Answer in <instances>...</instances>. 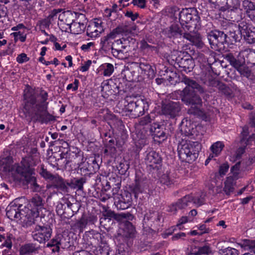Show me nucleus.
Returning <instances> with one entry per match:
<instances>
[{
	"label": "nucleus",
	"mask_w": 255,
	"mask_h": 255,
	"mask_svg": "<svg viewBox=\"0 0 255 255\" xmlns=\"http://www.w3.org/2000/svg\"><path fill=\"white\" fill-rule=\"evenodd\" d=\"M48 93L41 90L39 94L29 91L24 95L25 101L22 110L24 118L30 124L31 122L47 124L55 120L54 116L48 112Z\"/></svg>",
	"instance_id": "obj_1"
},
{
	"label": "nucleus",
	"mask_w": 255,
	"mask_h": 255,
	"mask_svg": "<svg viewBox=\"0 0 255 255\" xmlns=\"http://www.w3.org/2000/svg\"><path fill=\"white\" fill-rule=\"evenodd\" d=\"M186 86L181 92L180 98L181 101L187 106H194L195 109H189L188 113L195 115L198 111V107L202 106L201 98L196 93V90L200 94H203L205 91L196 81L186 76H184L181 80Z\"/></svg>",
	"instance_id": "obj_2"
},
{
	"label": "nucleus",
	"mask_w": 255,
	"mask_h": 255,
	"mask_svg": "<svg viewBox=\"0 0 255 255\" xmlns=\"http://www.w3.org/2000/svg\"><path fill=\"white\" fill-rule=\"evenodd\" d=\"M201 145L197 141H182L177 147L179 159L183 162L191 163L198 157Z\"/></svg>",
	"instance_id": "obj_3"
},
{
	"label": "nucleus",
	"mask_w": 255,
	"mask_h": 255,
	"mask_svg": "<svg viewBox=\"0 0 255 255\" xmlns=\"http://www.w3.org/2000/svg\"><path fill=\"white\" fill-rule=\"evenodd\" d=\"M16 171L21 175V180L23 184L30 185V187L35 192H40L41 187L37 183L34 169L30 165L28 160L21 161V166H18Z\"/></svg>",
	"instance_id": "obj_4"
},
{
	"label": "nucleus",
	"mask_w": 255,
	"mask_h": 255,
	"mask_svg": "<svg viewBox=\"0 0 255 255\" xmlns=\"http://www.w3.org/2000/svg\"><path fill=\"white\" fill-rule=\"evenodd\" d=\"M179 15L182 28L189 31L195 28L200 20L198 12L194 7L183 8Z\"/></svg>",
	"instance_id": "obj_5"
},
{
	"label": "nucleus",
	"mask_w": 255,
	"mask_h": 255,
	"mask_svg": "<svg viewBox=\"0 0 255 255\" xmlns=\"http://www.w3.org/2000/svg\"><path fill=\"white\" fill-rule=\"evenodd\" d=\"M207 38L212 49L221 52L225 50V44L229 43L227 40V34L223 31L215 30H212L207 34Z\"/></svg>",
	"instance_id": "obj_6"
},
{
	"label": "nucleus",
	"mask_w": 255,
	"mask_h": 255,
	"mask_svg": "<svg viewBox=\"0 0 255 255\" xmlns=\"http://www.w3.org/2000/svg\"><path fill=\"white\" fill-rule=\"evenodd\" d=\"M127 102L128 103L125 105V109L133 118L142 116L149 108L148 102L145 99L140 98L130 101L128 99Z\"/></svg>",
	"instance_id": "obj_7"
},
{
	"label": "nucleus",
	"mask_w": 255,
	"mask_h": 255,
	"mask_svg": "<svg viewBox=\"0 0 255 255\" xmlns=\"http://www.w3.org/2000/svg\"><path fill=\"white\" fill-rule=\"evenodd\" d=\"M52 229L48 225H36L32 231L31 235L34 241L45 243L51 237Z\"/></svg>",
	"instance_id": "obj_8"
},
{
	"label": "nucleus",
	"mask_w": 255,
	"mask_h": 255,
	"mask_svg": "<svg viewBox=\"0 0 255 255\" xmlns=\"http://www.w3.org/2000/svg\"><path fill=\"white\" fill-rule=\"evenodd\" d=\"M240 29L244 40L249 44L255 43V27L245 21H241L239 24Z\"/></svg>",
	"instance_id": "obj_9"
},
{
	"label": "nucleus",
	"mask_w": 255,
	"mask_h": 255,
	"mask_svg": "<svg viewBox=\"0 0 255 255\" xmlns=\"http://www.w3.org/2000/svg\"><path fill=\"white\" fill-rule=\"evenodd\" d=\"M114 204L119 210H125L129 207L132 203L131 194L124 191L122 193L114 197Z\"/></svg>",
	"instance_id": "obj_10"
},
{
	"label": "nucleus",
	"mask_w": 255,
	"mask_h": 255,
	"mask_svg": "<svg viewBox=\"0 0 255 255\" xmlns=\"http://www.w3.org/2000/svg\"><path fill=\"white\" fill-rule=\"evenodd\" d=\"M181 107L179 102H170L162 106V113L171 118H174L179 115Z\"/></svg>",
	"instance_id": "obj_11"
},
{
	"label": "nucleus",
	"mask_w": 255,
	"mask_h": 255,
	"mask_svg": "<svg viewBox=\"0 0 255 255\" xmlns=\"http://www.w3.org/2000/svg\"><path fill=\"white\" fill-rule=\"evenodd\" d=\"M39 219L38 212L29 210L26 215L22 217V226L25 228L32 227L33 229L38 224Z\"/></svg>",
	"instance_id": "obj_12"
},
{
	"label": "nucleus",
	"mask_w": 255,
	"mask_h": 255,
	"mask_svg": "<svg viewBox=\"0 0 255 255\" xmlns=\"http://www.w3.org/2000/svg\"><path fill=\"white\" fill-rule=\"evenodd\" d=\"M149 131L153 135L154 141L159 143L164 141L167 138V135L163 130V128L158 124L153 123L151 125Z\"/></svg>",
	"instance_id": "obj_13"
},
{
	"label": "nucleus",
	"mask_w": 255,
	"mask_h": 255,
	"mask_svg": "<svg viewBox=\"0 0 255 255\" xmlns=\"http://www.w3.org/2000/svg\"><path fill=\"white\" fill-rule=\"evenodd\" d=\"M74 22L72 25H70V30L71 33L75 34L81 33L86 28L85 23H87V19L85 14L79 13L77 15V20Z\"/></svg>",
	"instance_id": "obj_14"
},
{
	"label": "nucleus",
	"mask_w": 255,
	"mask_h": 255,
	"mask_svg": "<svg viewBox=\"0 0 255 255\" xmlns=\"http://www.w3.org/2000/svg\"><path fill=\"white\" fill-rule=\"evenodd\" d=\"M103 217L100 219V224H101L104 221L108 219L111 220L112 218H114L116 220H120L123 219H126L128 220H131L133 218L132 215L129 213H121L116 214L114 211L111 210H106L103 213Z\"/></svg>",
	"instance_id": "obj_15"
},
{
	"label": "nucleus",
	"mask_w": 255,
	"mask_h": 255,
	"mask_svg": "<svg viewBox=\"0 0 255 255\" xmlns=\"http://www.w3.org/2000/svg\"><path fill=\"white\" fill-rule=\"evenodd\" d=\"M194 200V197L190 195H187L183 198L179 199L178 201L170 206L169 211L170 212H175L177 209H184L187 207H189L192 204Z\"/></svg>",
	"instance_id": "obj_16"
},
{
	"label": "nucleus",
	"mask_w": 255,
	"mask_h": 255,
	"mask_svg": "<svg viewBox=\"0 0 255 255\" xmlns=\"http://www.w3.org/2000/svg\"><path fill=\"white\" fill-rule=\"evenodd\" d=\"M145 160L147 165L153 169H158V165H160L162 161L159 154L153 150L146 154Z\"/></svg>",
	"instance_id": "obj_17"
},
{
	"label": "nucleus",
	"mask_w": 255,
	"mask_h": 255,
	"mask_svg": "<svg viewBox=\"0 0 255 255\" xmlns=\"http://www.w3.org/2000/svg\"><path fill=\"white\" fill-rule=\"evenodd\" d=\"M13 160L10 156L0 157V174L6 175L13 169Z\"/></svg>",
	"instance_id": "obj_18"
},
{
	"label": "nucleus",
	"mask_w": 255,
	"mask_h": 255,
	"mask_svg": "<svg viewBox=\"0 0 255 255\" xmlns=\"http://www.w3.org/2000/svg\"><path fill=\"white\" fill-rule=\"evenodd\" d=\"M239 57L244 58L247 65H255V50L251 49H245L240 52Z\"/></svg>",
	"instance_id": "obj_19"
},
{
	"label": "nucleus",
	"mask_w": 255,
	"mask_h": 255,
	"mask_svg": "<svg viewBox=\"0 0 255 255\" xmlns=\"http://www.w3.org/2000/svg\"><path fill=\"white\" fill-rule=\"evenodd\" d=\"M242 37V34L239 25H235L229 28V31L227 35V38L230 40V41H228L229 43H233L240 42Z\"/></svg>",
	"instance_id": "obj_20"
},
{
	"label": "nucleus",
	"mask_w": 255,
	"mask_h": 255,
	"mask_svg": "<svg viewBox=\"0 0 255 255\" xmlns=\"http://www.w3.org/2000/svg\"><path fill=\"white\" fill-rule=\"evenodd\" d=\"M226 11V16L230 21L238 22L242 19L243 13L239 7L229 8Z\"/></svg>",
	"instance_id": "obj_21"
},
{
	"label": "nucleus",
	"mask_w": 255,
	"mask_h": 255,
	"mask_svg": "<svg viewBox=\"0 0 255 255\" xmlns=\"http://www.w3.org/2000/svg\"><path fill=\"white\" fill-rule=\"evenodd\" d=\"M54 180V188L60 190L64 193H67L69 191L68 185L64 179L58 174H56Z\"/></svg>",
	"instance_id": "obj_22"
},
{
	"label": "nucleus",
	"mask_w": 255,
	"mask_h": 255,
	"mask_svg": "<svg viewBox=\"0 0 255 255\" xmlns=\"http://www.w3.org/2000/svg\"><path fill=\"white\" fill-rule=\"evenodd\" d=\"M181 71H184L186 73L191 72L194 66V61L192 58H182L177 63Z\"/></svg>",
	"instance_id": "obj_23"
},
{
	"label": "nucleus",
	"mask_w": 255,
	"mask_h": 255,
	"mask_svg": "<svg viewBox=\"0 0 255 255\" xmlns=\"http://www.w3.org/2000/svg\"><path fill=\"white\" fill-rule=\"evenodd\" d=\"M123 79L120 78H112L108 80L109 85L112 88V91H114L115 94L120 93V92L124 91V86L122 83Z\"/></svg>",
	"instance_id": "obj_24"
},
{
	"label": "nucleus",
	"mask_w": 255,
	"mask_h": 255,
	"mask_svg": "<svg viewBox=\"0 0 255 255\" xmlns=\"http://www.w3.org/2000/svg\"><path fill=\"white\" fill-rule=\"evenodd\" d=\"M39 247H37L35 244L29 243L21 246L19 250V255H28L37 253Z\"/></svg>",
	"instance_id": "obj_25"
},
{
	"label": "nucleus",
	"mask_w": 255,
	"mask_h": 255,
	"mask_svg": "<svg viewBox=\"0 0 255 255\" xmlns=\"http://www.w3.org/2000/svg\"><path fill=\"white\" fill-rule=\"evenodd\" d=\"M86 181L87 178L85 176L80 178L77 177L71 179L70 182H67V184L72 188L82 191L83 190V185Z\"/></svg>",
	"instance_id": "obj_26"
},
{
	"label": "nucleus",
	"mask_w": 255,
	"mask_h": 255,
	"mask_svg": "<svg viewBox=\"0 0 255 255\" xmlns=\"http://www.w3.org/2000/svg\"><path fill=\"white\" fill-rule=\"evenodd\" d=\"M161 217V215L159 212L149 210L144 215L143 221L146 223L150 221L153 223H158L160 222Z\"/></svg>",
	"instance_id": "obj_27"
},
{
	"label": "nucleus",
	"mask_w": 255,
	"mask_h": 255,
	"mask_svg": "<svg viewBox=\"0 0 255 255\" xmlns=\"http://www.w3.org/2000/svg\"><path fill=\"white\" fill-rule=\"evenodd\" d=\"M225 59L229 61L230 64L235 67L237 70L245 64L244 58H243V60H240L239 58L237 59L232 53L226 54Z\"/></svg>",
	"instance_id": "obj_28"
},
{
	"label": "nucleus",
	"mask_w": 255,
	"mask_h": 255,
	"mask_svg": "<svg viewBox=\"0 0 255 255\" xmlns=\"http://www.w3.org/2000/svg\"><path fill=\"white\" fill-rule=\"evenodd\" d=\"M139 67L143 73L147 76L148 78L152 79L155 77V70L149 64L140 62L139 65Z\"/></svg>",
	"instance_id": "obj_29"
},
{
	"label": "nucleus",
	"mask_w": 255,
	"mask_h": 255,
	"mask_svg": "<svg viewBox=\"0 0 255 255\" xmlns=\"http://www.w3.org/2000/svg\"><path fill=\"white\" fill-rule=\"evenodd\" d=\"M146 186L143 181L136 180L134 184L131 186V191L134 194V197L137 198V195L139 193L142 192L146 188Z\"/></svg>",
	"instance_id": "obj_30"
},
{
	"label": "nucleus",
	"mask_w": 255,
	"mask_h": 255,
	"mask_svg": "<svg viewBox=\"0 0 255 255\" xmlns=\"http://www.w3.org/2000/svg\"><path fill=\"white\" fill-rule=\"evenodd\" d=\"M218 89L219 90V93L224 95L228 98H232L234 97V93L232 89L222 82Z\"/></svg>",
	"instance_id": "obj_31"
},
{
	"label": "nucleus",
	"mask_w": 255,
	"mask_h": 255,
	"mask_svg": "<svg viewBox=\"0 0 255 255\" xmlns=\"http://www.w3.org/2000/svg\"><path fill=\"white\" fill-rule=\"evenodd\" d=\"M16 206H10L6 208V216L7 217L12 220L13 218L22 219L21 215H23L20 212H18L16 209Z\"/></svg>",
	"instance_id": "obj_32"
},
{
	"label": "nucleus",
	"mask_w": 255,
	"mask_h": 255,
	"mask_svg": "<svg viewBox=\"0 0 255 255\" xmlns=\"http://www.w3.org/2000/svg\"><path fill=\"white\" fill-rule=\"evenodd\" d=\"M95 220H96V218L93 216L88 218L85 215H83L80 219L76 222V226L82 230L85 228L88 222L94 223Z\"/></svg>",
	"instance_id": "obj_33"
},
{
	"label": "nucleus",
	"mask_w": 255,
	"mask_h": 255,
	"mask_svg": "<svg viewBox=\"0 0 255 255\" xmlns=\"http://www.w3.org/2000/svg\"><path fill=\"white\" fill-rule=\"evenodd\" d=\"M193 129L190 122L187 120H186L185 122H182L180 126V131L182 134L185 136L192 135H193L192 132Z\"/></svg>",
	"instance_id": "obj_34"
},
{
	"label": "nucleus",
	"mask_w": 255,
	"mask_h": 255,
	"mask_svg": "<svg viewBox=\"0 0 255 255\" xmlns=\"http://www.w3.org/2000/svg\"><path fill=\"white\" fill-rule=\"evenodd\" d=\"M114 32H111L107 35L104 36L101 39L100 45L103 49H106L111 42V40L116 38Z\"/></svg>",
	"instance_id": "obj_35"
},
{
	"label": "nucleus",
	"mask_w": 255,
	"mask_h": 255,
	"mask_svg": "<svg viewBox=\"0 0 255 255\" xmlns=\"http://www.w3.org/2000/svg\"><path fill=\"white\" fill-rule=\"evenodd\" d=\"M160 182L163 185L170 187L172 185L174 184L176 180L172 175L164 174L160 177Z\"/></svg>",
	"instance_id": "obj_36"
},
{
	"label": "nucleus",
	"mask_w": 255,
	"mask_h": 255,
	"mask_svg": "<svg viewBox=\"0 0 255 255\" xmlns=\"http://www.w3.org/2000/svg\"><path fill=\"white\" fill-rule=\"evenodd\" d=\"M73 17L74 14L71 11H67L60 14L59 16V19L61 21H65L70 27L74 22V20L72 19Z\"/></svg>",
	"instance_id": "obj_37"
},
{
	"label": "nucleus",
	"mask_w": 255,
	"mask_h": 255,
	"mask_svg": "<svg viewBox=\"0 0 255 255\" xmlns=\"http://www.w3.org/2000/svg\"><path fill=\"white\" fill-rule=\"evenodd\" d=\"M114 32L115 36L118 34H127L131 32L130 26L127 24L126 23H122L112 31Z\"/></svg>",
	"instance_id": "obj_38"
},
{
	"label": "nucleus",
	"mask_w": 255,
	"mask_h": 255,
	"mask_svg": "<svg viewBox=\"0 0 255 255\" xmlns=\"http://www.w3.org/2000/svg\"><path fill=\"white\" fill-rule=\"evenodd\" d=\"M242 5L247 15L251 17L253 11L255 10V4L251 1L244 0Z\"/></svg>",
	"instance_id": "obj_39"
},
{
	"label": "nucleus",
	"mask_w": 255,
	"mask_h": 255,
	"mask_svg": "<svg viewBox=\"0 0 255 255\" xmlns=\"http://www.w3.org/2000/svg\"><path fill=\"white\" fill-rule=\"evenodd\" d=\"M108 80L103 82L101 84V92L103 96L105 98H108L110 95H115L114 91H112V88H111L109 85Z\"/></svg>",
	"instance_id": "obj_40"
},
{
	"label": "nucleus",
	"mask_w": 255,
	"mask_h": 255,
	"mask_svg": "<svg viewBox=\"0 0 255 255\" xmlns=\"http://www.w3.org/2000/svg\"><path fill=\"white\" fill-rule=\"evenodd\" d=\"M224 184V191L227 195H230L234 190V180L232 178L228 177Z\"/></svg>",
	"instance_id": "obj_41"
},
{
	"label": "nucleus",
	"mask_w": 255,
	"mask_h": 255,
	"mask_svg": "<svg viewBox=\"0 0 255 255\" xmlns=\"http://www.w3.org/2000/svg\"><path fill=\"white\" fill-rule=\"evenodd\" d=\"M224 144L222 141H217L213 143L210 147L212 153L215 156H218L224 147Z\"/></svg>",
	"instance_id": "obj_42"
},
{
	"label": "nucleus",
	"mask_w": 255,
	"mask_h": 255,
	"mask_svg": "<svg viewBox=\"0 0 255 255\" xmlns=\"http://www.w3.org/2000/svg\"><path fill=\"white\" fill-rule=\"evenodd\" d=\"M182 34V30L177 24H174L170 27L169 37H177Z\"/></svg>",
	"instance_id": "obj_43"
},
{
	"label": "nucleus",
	"mask_w": 255,
	"mask_h": 255,
	"mask_svg": "<svg viewBox=\"0 0 255 255\" xmlns=\"http://www.w3.org/2000/svg\"><path fill=\"white\" fill-rule=\"evenodd\" d=\"M39 173L45 179L53 180L55 176V175L52 174L45 168L43 165H41Z\"/></svg>",
	"instance_id": "obj_44"
},
{
	"label": "nucleus",
	"mask_w": 255,
	"mask_h": 255,
	"mask_svg": "<svg viewBox=\"0 0 255 255\" xmlns=\"http://www.w3.org/2000/svg\"><path fill=\"white\" fill-rule=\"evenodd\" d=\"M79 170L82 174H84L85 176L86 175H90V174L94 172L90 166V164H88L87 163H81L79 166Z\"/></svg>",
	"instance_id": "obj_45"
},
{
	"label": "nucleus",
	"mask_w": 255,
	"mask_h": 255,
	"mask_svg": "<svg viewBox=\"0 0 255 255\" xmlns=\"http://www.w3.org/2000/svg\"><path fill=\"white\" fill-rule=\"evenodd\" d=\"M225 4L223 11H226L229 8L239 7L240 0H225Z\"/></svg>",
	"instance_id": "obj_46"
},
{
	"label": "nucleus",
	"mask_w": 255,
	"mask_h": 255,
	"mask_svg": "<svg viewBox=\"0 0 255 255\" xmlns=\"http://www.w3.org/2000/svg\"><path fill=\"white\" fill-rule=\"evenodd\" d=\"M219 253L222 255H239L237 250L230 247L222 249L219 250Z\"/></svg>",
	"instance_id": "obj_47"
},
{
	"label": "nucleus",
	"mask_w": 255,
	"mask_h": 255,
	"mask_svg": "<svg viewBox=\"0 0 255 255\" xmlns=\"http://www.w3.org/2000/svg\"><path fill=\"white\" fill-rule=\"evenodd\" d=\"M116 255H129V248L126 245L120 244L118 247Z\"/></svg>",
	"instance_id": "obj_48"
},
{
	"label": "nucleus",
	"mask_w": 255,
	"mask_h": 255,
	"mask_svg": "<svg viewBox=\"0 0 255 255\" xmlns=\"http://www.w3.org/2000/svg\"><path fill=\"white\" fill-rule=\"evenodd\" d=\"M63 244V240H61L59 236H55L50 242L46 245L47 247H52L56 246H60V244Z\"/></svg>",
	"instance_id": "obj_49"
},
{
	"label": "nucleus",
	"mask_w": 255,
	"mask_h": 255,
	"mask_svg": "<svg viewBox=\"0 0 255 255\" xmlns=\"http://www.w3.org/2000/svg\"><path fill=\"white\" fill-rule=\"evenodd\" d=\"M115 142L113 138L110 139L105 144V147L108 148L110 149V154H115L117 150L115 147Z\"/></svg>",
	"instance_id": "obj_50"
},
{
	"label": "nucleus",
	"mask_w": 255,
	"mask_h": 255,
	"mask_svg": "<svg viewBox=\"0 0 255 255\" xmlns=\"http://www.w3.org/2000/svg\"><path fill=\"white\" fill-rule=\"evenodd\" d=\"M240 74L247 78H249L251 75V71L248 67L245 66L243 65L241 67L237 70Z\"/></svg>",
	"instance_id": "obj_51"
},
{
	"label": "nucleus",
	"mask_w": 255,
	"mask_h": 255,
	"mask_svg": "<svg viewBox=\"0 0 255 255\" xmlns=\"http://www.w3.org/2000/svg\"><path fill=\"white\" fill-rule=\"evenodd\" d=\"M128 168L129 165L126 162H121L117 166V169L119 170V173L122 175H125Z\"/></svg>",
	"instance_id": "obj_52"
},
{
	"label": "nucleus",
	"mask_w": 255,
	"mask_h": 255,
	"mask_svg": "<svg viewBox=\"0 0 255 255\" xmlns=\"http://www.w3.org/2000/svg\"><path fill=\"white\" fill-rule=\"evenodd\" d=\"M221 83V81L212 78H209L204 82L205 84L208 87H216L217 88H218Z\"/></svg>",
	"instance_id": "obj_53"
},
{
	"label": "nucleus",
	"mask_w": 255,
	"mask_h": 255,
	"mask_svg": "<svg viewBox=\"0 0 255 255\" xmlns=\"http://www.w3.org/2000/svg\"><path fill=\"white\" fill-rule=\"evenodd\" d=\"M191 43L198 47H202L203 45V42L202 41L200 35L199 34L194 33V36Z\"/></svg>",
	"instance_id": "obj_54"
},
{
	"label": "nucleus",
	"mask_w": 255,
	"mask_h": 255,
	"mask_svg": "<svg viewBox=\"0 0 255 255\" xmlns=\"http://www.w3.org/2000/svg\"><path fill=\"white\" fill-rule=\"evenodd\" d=\"M88 164H90L91 168L94 172H96L99 170L100 166L98 164L95 158H91L89 159V161L87 162Z\"/></svg>",
	"instance_id": "obj_55"
},
{
	"label": "nucleus",
	"mask_w": 255,
	"mask_h": 255,
	"mask_svg": "<svg viewBox=\"0 0 255 255\" xmlns=\"http://www.w3.org/2000/svg\"><path fill=\"white\" fill-rule=\"evenodd\" d=\"M31 203L33 205L37 207L41 208L43 205L42 199L38 195H35L31 199Z\"/></svg>",
	"instance_id": "obj_56"
},
{
	"label": "nucleus",
	"mask_w": 255,
	"mask_h": 255,
	"mask_svg": "<svg viewBox=\"0 0 255 255\" xmlns=\"http://www.w3.org/2000/svg\"><path fill=\"white\" fill-rule=\"evenodd\" d=\"M111 51L113 56L119 59L124 58V52L122 49L111 47Z\"/></svg>",
	"instance_id": "obj_57"
},
{
	"label": "nucleus",
	"mask_w": 255,
	"mask_h": 255,
	"mask_svg": "<svg viewBox=\"0 0 255 255\" xmlns=\"http://www.w3.org/2000/svg\"><path fill=\"white\" fill-rule=\"evenodd\" d=\"M242 138L241 139L240 141L242 144H244L245 143V144L247 145L248 142L249 141V139H247V137L249 134L248 128L244 127L243 128V131L241 133Z\"/></svg>",
	"instance_id": "obj_58"
},
{
	"label": "nucleus",
	"mask_w": 255,
	"mask_h": 255,
	"mask_svg": "<svg viewBox=\"0 0 255 255\" xmlns=\"http://www.w3.org/2000/svg\"><path fill=\"white\" fill-rule=\"evenodd\" d=\"M114 71V66L112 64L107 63L105 67L103 74L104 76H109Z\"/></svg>",
	"instance_id": "obj_59"
},
{
	"label": "nucleus",
	"mask_w": 255,
	"mask_h": 255,
	"mask_svg": "<svg viewBox=\"0 0 255 255\" xmlns=\"http://www.w3.org/2000/svg\"><path fill=\"white\" fill-rule=\"evenodd\" d=\"M140 47L142 49H149L151 51L156 49V47L149 45L145 39H142L140 41Z\"/></svg>",
	"instance_id": "obj_60"
},
{
	"label": "nucleus",
	"mask_w": 255,
	"mask_h": 255,
	"mask_svg": "<svg viewBox=\"0 0 255 255\" xmlns=\"http://www.w3.org/2000/svg\"><path fill=\"white\" fill-rule=\"evenodd\" d=\"M127 232L128 233V236L129 238H133L136 232L134 227L130 223H128L127 226Z\"/></svg>",
	"instance_id": "obj_61"
},
{
	"label": "nucleus",
	"mask_w": 255,
	"mask_h": 255,
	"mask_svg": "<svg viewBox=\"0 0 255 255\" xmlns=\"http://www.w3.org/2000/svg\"><path fill=\"white\" fill-rule=\"evenodd\" d=\"M145 236L143 235L139 241L138 242V246L139 247V248L140 249V251H141L142 249L145 250L144 249V248L146 246H147L149 243L148 241H145Z\"/></svg>",
	"instance_id": "obj_62"
},
{
	"label": "nucleus",
	"mask_w": 255,
	"mask_h": 255,
	"mask_svg": "<svg viewBox=\"0 0 255 255\" xmlns=\"http://www.w3.org/2000/svg\"><path fill=\"white\" fill-rule=\"evenodd\" d=\"M29 58L27 56V55L24 53H22L18 55L16 58V61L19 63H22L28 61Z\"/></svg>",
	"instance_id": "obj_63"
},
{
	"label": "nucleus",
	"mask_w": 255,
	"mask_h": 255,
	"mask_svg": "<svg viewBox=\"0 0 255 255\" xmlns=\"http://www.w3.org/2000/svg\"><path fill=\"white\" fill-rule=\"evenodd\" d=\"M65 209V205L63 201L58 203L56 207V211L58 214H63Z\"/></svg>",
	"instance_id": "obj_64"
}]
</instances>
